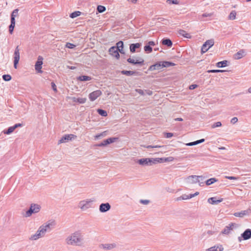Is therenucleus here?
<instances>
[{
    "instance_id": "20",
    "label": "nucleus",
    "mask_w": 251,
    "mask_h": 251,
    "mask_svg": "<svg viewBox=\"0 0 251 251\" xmlns=\"http://www.w3.org/2000/svg\"><path fill=\"white\" fill-rule=\"evenodd\" d=\"M224 248L221 245H217L206 250V251H223Z\"/></svg>"
},
{
    "instance_id": "38",
    "label": "nucleus",
    "mask_w": 251,
    "mask_h": 251,
    "mask_svg": "<svg viewBox=\"0 0 251 251\" xmlns=\"http://www.w3.org/2000/svg\"><path fill=\"white\" fill-rule=\"evenodd\" d=\"M81 14V12L79 11H75L74 12H73L70 15V17L72 18H75L78 16H79Z\"/></svg>"
},
{
    "instance_id": "25",
    "label": "nucleus",
    "mask_w": 251,
    "mask_h": 251,
    "mask_svg": "<svg viewBox=\"0 0 251 251\" xmlns=\"http://www.w3.org/2000/svg\"><path fill=\"white\" fill-rule=\"evenodd\" d=\"M117 48V50L121 52V53H124V52L123 51V48H124V43L123 41H119L117 43V47H116Z\"/></svg>"
},
{
    "instance_id": "46",
    "label": "nucleus",
    "mask_w": 251,
    "mask_h": 251,
    "mask_svg": "<svg viewBox=\"0 0 251 251\" xmlns=\"http://www.w3.org/2000/svg\"><path fill=\"white\" fill-rule=\"evenodd\" d=\"M204 140H205L204 139H201L197 140L196 141L192 142L193 145L194 146V145H196L199 144L203 143L204 141Z\"/></svg>"
},
{
    "instance_id": "52",
    "label": "nucleus",
    "mask_w": 251,
    "mask_h": 251,
    "mask_svg": "<svg viewBox=\"0 0 251 251\" xmlns=\"http://www.w3.org/2000/svg\"><path fill=\"white\" fill-rule=\"evenodd\" d=\"M67 99L68 100H71L73 102H77V99L75 97H68L67 98Z\"/></svg>"
},
{
    "instance_id": "11",
    "label": "nucleus",
    "mask_w": 251,
    "mask_h": 251,
    "mask_svg": "<svg viewBox=\"0 0 251 251\" xmlns=\"http://www.w3.org/2000/svg\"><path fill=\"white\" fill-rule=\"evenodd\" d=\"M20 50L18 46H17L14 53V67L15 69L17 68V65L19 63L20 60Z\"/></svg>"
},
{
    "instance_id": "42",
    "label": "nucleus",
    "mask_w": 251,
    "mask_h": 251,
    "mask_svg": "<svg viewBox=\"0 0 251 251\" xmlns=\"http://www.w3.org/2000/svg\"><path fill=\"white\" fill-rule=\"evenodd\" d=\"M226 70H210L207 71V72L209 73H220V72H226Z\"/></svg>"
},
{
    "instance_id": "44",
    "label": "nucleus",
    "mask_w": 251,
    "mask_h": 251,
    "mask_svg": "<svg viewBox=\"0 0 251 251\" xmlns=\"http://www.w3.org/2000/svg\"><path fill=\"white\" fill-rule=\"evenodd\" d=\"M221 126H222V123L220 122H217L213 124L212 125L211 127H212V128H214L216 127H220Z\"/></svg>"
},
{
    "instance_id": "59",
    "label": "nucleus",
    "mask_w": 251,
    "mask_h": 251,
    "mask_svg": "<svg viewBox=\"0 0 251 251\" xmlns=\"http://www.w3.org/2000/svg\"><path fill=\"white\" fill-rule=\"evenodd\" d=\"M173 136V133H166V137L169 138L172 137Z\"/></svg>"
},
{
    "instance_id": "43",
    "label": "nucleus",
    "mask_w": 251,
    "mask_h": 251,
    "mask_svg": "<svg viewBox=\"0 0 251 251\" xmlns=\"http://www.w3.org/2000/svg\"><path fill=\"white\" fill-rule=\"evenodd\" d=\"M2 78L4 80L8 81L11 79V76L9 75H2Z\"/></svg>"
},
{
    "instance_id": "29",
    "label": "nucleus",
    "mask_w": 251,
    "mask_h": 251,
    "mask_svg": "<svg viewBox=\"0 0 251 251\" xmlns=\"http://www.w3.org/2000/svg\"><path fill=\"white\" fill-rule=\"evenodd\" d=\"M178 34L179 35L183 36L186 38H191V36L190 34L187 33L185 30H179L178 31Z\"/></svg>"
},
{
    "instance_id": "31",
    "label": "nucleus",
    "mask_w": 251,
    "mask_h": 251,
    "mask_svg": "<svg viewBox=\"0 0 251 251\" xmlns=\"http://www.w3.org/2000/svg\"><path fill=\"white\" fill-rule=\"evenodd\" d=\"M161 62L162 63L163 68L169 67L170 66L175 65L174 63L171 62H169V61H161Z\"/></svg>"
},
{
    "instance_id": "18",
    "label": "nucleus",
    "mask_w": 251,
    "mask_h": 251,
    "mask_svg": "<svg viewBox=\"0 0 251 251\" xmlns=\"http://www.w3.org/2000/svg\"><path fill=\"white\" fill-rule=\"evenodd\" d=\"M163 68L162 62H158L156 64L151 65L149 68V70L151 71H154V70H159Z\"/></svg>"
},
{
    "instance_id": "33",
    "label": "nucleus",
    "mask_w": 251,
    "mask_h": 251,
    "mask_svg": "<svg viewBox=\"0 0 251 251\" xmlns=\"http://www.w3.org/2000/svg\"><path fill=\"white\" fill-rule=\"evenodd\" d=\"M217 179L215 178H211L206 181V184L207 185H210L213 183H214L215 182L217 181Z\"/></svg>"
},
{
    "instance_id": "55",
    "label": "nucleus",
    "mask_w": 251,
    "mask_h": 251,
    "mask_svg": "<svg viewBox=\"0 0 251 251\" xmlns=\"http://www.w3.org/2000/svg\"><path fill=\"white\" fill-rule=\"evenodd\" d=\"M235 226V224H231L229 225L228 226H227L226 228L229 229V230H230L233 229V227Z\"/></svg>"
},
{
    "instance_id": "10",
    "label": "nucleus",
    "mask_w": 251,
    "mask_h": 251,
    "mask_svg": "<svg viewBox=\"0 0 251 251\" xmlns=\"http://www.w3.org/2000/svg\"><path fill=\"white\" fill-rule=\"evenodd\" d=\"M43 58L41 56H39L38 57V60L35 65V69L36 71L39 73H42L41 69L42 68V65L43 64Z\"/></svg>"
},
{
    "instance_id": "62",
    "label": "nucleus",
    "mask_w": 251,
    "mask_h": 251,
    "mask_svg": "<svg viewBox=\"0 0 251 251\" xmlns=\"http://www.w3.org/2000/svg\"><path fill=\"white\" fill-rule=\"evenodd\" d=\"M21 126H22V125L21 124H16L13 126L15 128V129H16V128H17L18 127H20Z\"/></svg>"
},
{
    "instance_id": "40",
    "label": "nucleus",
    "mask_w": 251,
    "mask_h": 251,
    "mask_svg": "<svg viewBox=\"0 0 251 251\" xmlns=\"http://www.w3.org/2000/svg\"><path fill=\"white\" fill-rule=\"evenodd\" d=\"M106 10V8L104 6H102V5H99L97 7V10L99 11V12L100 13H102V12H103L104 11H105Z\"/></svg>"
},
{
    "instance_id": "28",
    "label": "nucleus",
    "mask_w": 251,
    "mask_h": 251,
    "mask_svg": "<svg viewBox=\"0 0 251 251\" xmlns=\"http://www.w3.org/2000/svg\"><path fill=\"white\" fill-rule=\"evenodd\" d=\"M91 77L86 75H80L77 77V80L81 81H89L91 80Z\"/></svg>"
},
{
    "instance_id": "15",
    "label": "nucleus",
    "mask_w": 251,
    "mask_h": 251,
    "mask_svg": "<svg viewBox=\"0 0 251 251\" xmlns=\"http://www.w3.org/2000/svg\"><path fill=\"white\" fill-rule=\"evenodd\" d=\"M127 62L129 63H131L133 64H140L142 65L144 63V60L140 57H138L136 58H129L127 60Z\"/></svg>"
},
{
    "instance_id": "5",
    "label": "nucleus",
    "mask_w": 251,
    "mask_h": 251,
    "mask_svg": "<svg viewBox=\"0 0 251 251\" xmlns=\"http://www.w3.org/2000/svg\"><path fill=\"white\" fill-rule=\"evenodd\" d=\"M94 200L91 199H86L81 201L79 202L78 206L82 210H86L92 207V204Z\"/></svg>"
},
{
    "instance_id": "60",
    "label": "nucleus",
    "mask_w": 251,
    "mask_h": 251,
    "mask_svg": "<svg viewBox=\"0 0 251 251\" xmlns=\"http://www.w3.org/2000/svg\"><path fill=\"white\" fill-rule=\"evenodd\" d=\"M199 194V192H196L195 193L193 194H190L189 195V198H190L191 199L198 195Z\"/></svg>"
},
{
    "instance_id": "19",
    "label": "nucleus",
    "mask_w": 251,
    "mask_h": 251,
    "mask_svg": "<svg viewBox=\"0 0 251 251\" xmlns=\"http://www.w3.org/2000/svg\"><path fill=\"white\" fill-rule=\"evenodd\" d=\"M109 52L111 55L115 57L118 59L120 57L119 51L117 50V48L116 47H112L109 49Z\"/></svg>"
},
{
    "instance_id": "32",
    "label": "nucleus",
    "mask_w": 251,
    "mask_h": 251,
    "mask_svg": "<svg viewBox=\"0 0 251 251\" xmlns=\"http://www.w3.org/2000/svg\"><path fill=\"white\" fill-rule=\"evenodd\" d=\"M15 128L13 126L9 127L7 130H4L3 131V132L5 134H10L11 133H12L14 130Z\"/></svg>"
},
{
    "instance_id": "58",
    "label": "nucleus",
    "mask_w": 251,
    "mask_h": 251,
    "mask_svg": "<svg viewBox=\"0 0 251 251\" xmlns=\"http://www.w3.org/2000/svg\"><path fill=\"white\" fill-rule=\"evenodd\" d=\"M226 178L228 179H233V180H237L238 179L237 177H236L235 176H226Z\"/></svg>"
},
{
    "instance_id": "34",
    "label": "nucleus",
    "mask_w": 251,
    "mask_h": 251,
    "mask_svg": "<svg viewBox=\"0 0 251 251\" xmlns=\"http://www.w3.org/2000/svg\"><path fill=\"white\" fill-rule=\"evenodd\" d=\"M18 9H16L13 11L11 15V20H12L13 19L15 20V17H16L18 15Z\"/></svg>"
},
{
    "instance_id": "22",
    "label": "nucleus",
    "mask_w": 251,
    "mask_h": 251,
    "mask_svg": "<svg viewBox=\"0 0 251 251\" xmlns=\"http://www.w3.org/2000/svg\"><path fill=\"white\" fill-rule=\"evenodd\" d=\"M222 201V199L220 200H216V198L215 197H212L208 199V202L211 204H218Z\"/></svg>"
},
{
    "instance_id": "8",
    "label": "nucleus",
    "mask_w": 251,
    "mask_h": 251,
    "mask_svg": "<svg viewBox=\"0 0 251 251\" xmlns=\"http://www.w3.org/2000/svg\"><path fill=\"white\" fill-rule=\"evenodd\" d=\"M76 138V136L73 134L65 135L59 141V144L66 143L69 141H72L74 139H75Z\"/></svg>"
},
{
    "instance_id": "47",
    "label": "nucleus",
    "mask_w": 251,
    "mask_h": 251,
    "mask_svg": "<svg viewBox=\"0 0 251 251\" xmlns=\"http://www.w3.org/2000/svg\"><path fill=\"white\" fill-rule=\"evenodd\" d=\"M75 47V45L73 44L70 43H67L66 44V47L69 49H73Z\"/></svg>"
},
{
    "instance_id": "48",
    "label": "nucleus",
    "mask_w": 251,
    "mask_h": 251,
    "mask_svg": "<svg viewBox=\"0 0 251 251\" xmlns=\"http://www.w3.org/2000/svg\"><path fill=\"white\" fill-rule=\"evenodd\" d=\"M211 13H204L201 15V18H200V20H203V18L206 17H210L212 16Z\"/></svg>"
},
{
    "instance_id": "36",
    "label": "nucleus",
    "mask_w": 251,
    "mask_h": 251,
    "mask_svg": "<svg viewBox=\"0 0 251 251\" xmlns=\"http://www.w3.org/2000/svg\"><path fill=\"white\" fill-rule=\"evenodd\" d=\"M122 74L125 75L127 76L132 75L133 74H135V72L133 71H122Z\"/></svg>"
},
{
    "instance_id": "26",
    "label": "nucleus",
    "mask_w": 251,
    "mask_h": 251,
    "mask_svg": "<svg viewBox=\"0 0 251 251\" xmlns=\"http://www.w3.org/2000/svg\"><path fill=\"white\" fill-rule=\"evenodd\" d=\"M228 62L227 60H224L218 62L216 63V66L218 68H223L228 65Z\"/></svg>"
},
{
    "instance_id": "4",
    "label": "nucleus",
    "mask_w": 251,
    "mask_h": 251,
    "mask_svg": "<svg viewBox=\"0 0 251 251\" xmlns=\"http://www.w3.org/2000/svg\"><path fill=\"white\" fill-rule=\"evenodd\" d=\"M155 158H142L137 160V162L142 166H152L156 164Z\"/></svg>"
},
{
    "instance_id": "53",
    "label": "nucleus",
    "mask_w": 251,
    "mask_h": 251,
    "mask_svg": "<svg viewBox=\"0 0 251 251\" xmlns=\"http://www.w3.org/2000/svg\"><path fill=\"white\" fill-rule=\"evenodd\" d=\"M191 198H189V195H186V194H184V195H183L181 196V199H182V200H188V199H190Z\"/></svg>"
},
{
    "instance_id": "50",
    "label": "nucleus",
    "mask_w": 251,
    "mask_h": 251,
    "mask_svg": "<svg viewBox=\"0 0 251 251\" xmlns=\"http://www.w3.org/2000/svg\"><path fill=\"white\" fill-rule=\"evenodd\" d=\"M140 202L144 205H147L149 203L150 201L148 200H141Z\"/></svg>"
},
{
    "instance_id": "49",
    "label": "nucleus",
    "mask_w": 251,
    "mask_h": 251,
    "mask_svg": "<svg viewBox=\"0 0 251 251\" xmlns=\"http://www.w3.org/2000/svg\"><path fill=\"white\" fill-rule=\"evenodd\" d=\"M144 50L147 52H151L152 51V48L150 46H145L144 47Z\"/></svg>"
},
{
    "instance_id": "37",
    "label": "nucleus",
    "mask_w": 251,
    "mask_h": 251,
    "mask_svg": "<svg viewBox=\"0 0 251 251\" xmlns=\"http://www.w3.org/2000/svg\"><path fill=\"white\" fill-rule=\"evenodd\" d=\"M236 16V12L235 11H232L229 16L228 18L230 20H234L235 19Z\"/></svg>"
},
{
    "instance_id": "23",
    "label": "nucleus",
    "mask_w": 251,
    "mask_h": 251,
    "mask_svg": "<svg viewBox=\"0 0 251 251\" xmlns=\"http://www.w3.org/2000/svg\"><path fill=\"white\" fill-rule=\"evenodd\" d=\"M245 55V51L243 50H240L236 53L234 54V58L236 59H239L244 56Z\"/></svg>"
},
{
    "instance_id": "54",
    "label": "nucleus",
    "mask_w": 251,
    "mask_h": 251,
    "mask_svg": "<svg viewBox=\"0 0 251 251\" xmlns=\"http://www.w3.org/2000/svg\"><path fill=\"white\" fill-rule=\"evenodd\" d=\"M51 87H52V89L53 90V91H55V92H56L57 91V88H56V86L55 84L53 82H52L51 83Z\"/></svg>"
},
{
    "instance_id": "9",
    "label": "nucleus",
    "mask_w": 251,
    "mask_h": 251,
    "mask_svg": "<svg viewBox=\"0 0 251 251\" xmlns=\"http://www.w3.org/2000/svg\"><path fill=\"white\" fill-rule=\"evenodd\" d=\"M251 238V229H246L242 234L241 236L238 237V239L241 242L243 239L245 240H248Z\"/></svg>"
},
{
    "instance_id": "24",
    "label": "nucleus",
    "mask_w": 251,
    "mask_h": 251,
    "mask_svg": "<svg viewBox=\"0 0 251 251\" xmlns=\"http://www.w3.org/2000/svg\"><path fill=\"white\" fill-rule=\"evenodd\" d=\"M140 46V43L132 44L130 45V51L131 52H134L136 51V49L139 48Z\"/></svg>"
},
{
    "instance_id": "51",
    "label": "nucleus",
    "mask_w": 251,
    "mask_h": 251,
    "mask_svg": "<svg viewBox=\"0 0 251 251\" xmlns=\"http://www.w3.org/2000/svg\"><path fill=\"white\" fill-rule=\"evenodd\" d=\"M238 122V118L237 117H233L230 120V123L231 124H235Z\"/></svg>"
},
{
    "instance_id": "13",
    "label": "nucleus",
    "mask_w": 251,
    "mask_h": 251,
    "mask_svg": "<svg viewBox=\"0 0 251 251\" xmlns=\"http://www.w3.org/2000/svg\"><path fill=\"white\" fill-rule=\"evenodd\" d=\"M117 139V138H110L108 139H107L105 140H104L101 143L98 144L96 145V146L98 147H102V146H105L110 143H112L116 141Z\"/></svg>"
},
{
    "instance_id": "7",
    "label": "nucleus",
    "mask_w": 251,
    "mask_h": 251,
    "mask_svg": "<svg viewBox=\"0 0 251 251\" xmlns=\"http://www.w3.org/2000/svg\"><path fill=\"white\" fill-rule=\"evenodd\" d=\"M214 44V41L211 39L207 40L202 46L201 49V53L206 52Z\"/></svg>"
},
{
    "instance_id": "21",
    "label": "nucleus",
    "mask_w": 251,
    "mask_h": 251,
    "mask_svg": "<svg viewBox=\"0 0 251 251\" xmlns=\"http://www.w3.org/2000/svg\"><path fill=\"white\" fill-rule=\"evenodd\" d=\"M250 213V209H248V210H246L242 211L239 212H235V213H234V215L235 217H243L245 215H247L249 214Z\"/></svg>"
},
{
    "instance_id": "56",
    "label": "nucleus",
    "mask_w": 251,
    "mask_h": 251,
    "mask_svg": "<svg viewBox=\"0 0 251 251\" xmlns=\"http://www.w3.org/2000/svg\"><path fill=\"white\" fill-rule=\"evenodd\" d=\"M136 91L141 95H144L145 94L144 91L141 89H136Z\"/></svg>"
},
{
    "instance_id": "41",
    "label": "nucleus",
    "mask_w": 251,
    "mask_h": 251,
    "mask_svg": "<svg viewBox=\"0 0 251 251\" xmlns=\"http://www.w3.org/2000/svg\"><path fill=\"white\" fill-rule=\"evenodd\" d=\"M98 112L100 115L102 116H107V112L106 111H105L104 110L99 109L98 110Z\"/></svg>"
},
{
    "instance_id": "61",
    "label": "nucleus",
    "mask_w": 251,
    "mask_h": 251,
    "mask_svg": "<svg viewBox=\"0 0 251 251\" xmlns=\"http://www.w3.org/2000/svg\"><path fill=\"white\" fill-rule=\"evenodd\" d=\"M197 87V85L193 84V85H191L190 86L189 89L191 90H193V89H194L195 88H196Z\"/></svg>"
},
{
    "instance_id": "3",
    "label": "nucleus",
    "mask_w": 251,
    "mask_h": 251,
    "mask_svg": "<svg viewBox=\"0 0 251 251\" xmlns=\"http://www.w3.org/2000/svg\"><path fill=\"white\" fill-rule=\"evenodd\" d=\"M41 206L38 204H31L29 209L25 213V217H29L33 213L39 212L41 209Z\"/></svg>"
},
{
    "instance_id": "2",
    "label": "nucleus",
    "mask_w": 251,
    "mask_h": 251,
    "mask_svg": "<svg viewBox=\"0 0 251 251\" xmlns=\"http://www.w3.org/2000/svg\"><path fill=\"white\" fill-rule=\"evenodd\" d=\"M65 242L68 245L81 246L83 242V235L80 231H75L66 237Z\"/></svg>"
},
{
    "instance_id": "12",
    "label": "nucleus",
    "mask_w": 251,
    "mask_h": 251,
    "mask_svg": "<svg viewBox=\"0 0 251 251\" xmlns=\"http://www.w3.org/2000/svg\"><path fill=\"white\" fill-rule=\"evenodd\" d=\"M116 244L115 243L101 244L99 246L100 249L104 250H111L116 248Z\"/></svg>"
},
{
    "instance_id": "35",
    "label": "nucleus",
    "mask_w": 251,
    "mask_h": 251,
    "mask_svg": "<svg viewBox=\"0 0 251 251\" xmlns=\"http://www.w3.org/2000/svg\"><path fill=\"white\" fill-rule=\"evenodd\" d=\"M142 147H143L144 148H146L148 149H156V148H160L162 147H163V146H159V145H154V146H145V145H142Z\"/></svg>"
},
{
    "instance_id": "64",
    "label": "nucleus",
    "mask_w": 251,
    "mask_h": 251,
    "mask_svg": "<svg viewBox=\"0 0 251 251\" xmlns=\"http://www.w3.org/2000/svg\"><path fill=\"white\" fill-rule=\"evenodd\" d=\"M101 137V135L100 134H98V135H96L95 136V139H100Z\"/></svg>"
},
{
    "instance_id": "6",
    "label": "nucleus",
    "mask_w": 251,
    "mask_h": 251,
    "mask_svg": "<svg viewBox=\"0 0 251 251\" xmlns=\"http://www.w3.org/2000/svg\"><path fill=\"white\" fill-rule=\"evenodd\" d=\"M187 181L190 183H199V185L201 186L203 185L204 183L201 182L203 180L202 176H190L187 177Z\"/></svg>"
},
{
    "instance_id": "14",
    "label": "nucleus",
    "mask_w": 251,
    "mask_h": 251,
    "mask_svg": "<svg viewBox=\"0 0 251 251\" xmlns=\"http://www.w3.org/2000/svg\"><path fill=\"white\" fill-rule=\"evenodd\" d=\"M101 95V92L100 90H96L91 93L89 95V98L91 101H94Z\"/></svg>"
},
{
    "instance_id": "1",
    "label": "nucleus",
    "mask_w": 251,
    "mask_h": 251,
    "mask_svg": "<svg viewBox=\"0 0 251 251\" xmlns=\"http://www.w3.org/2000/svg\"><path fill=\"white\" fill-rule=\"evenodd\" d=\"M56 225L55 221L53 220H49L42 225L34 234L32 235L29 239L36 240L44 237L46 232L50 231Z\"/></svg>"
},
{
    "instance_id": "57",
    "label": "nucleus",
    "mask_w": 251,
    "mask_h": 251,
    "mask_svg": "<svg viewBox=\"0 0 251 251\" xmlns=\"http://www.w3.org/2000/svg\"><path fill=\"white\" fill-rule=\"evenodd\" d=\"M229 229L228 228H227L226 227V228L224 229V230L222 231V233L223 234H228L229 232Z\"/></svg>"
},
{
    "instance_id": "16",
    "label": "nucleus",
    "mask_w": 251,
    "mask_h": 251,
    "mask_svg": "<svg viewBox=\"0 0 251 251\" xmlns=\"http://www.w3.org/2000/svg\"><path fill=\"white\" fill-rule=\"evenodd\" d=\"M111 206L109 203H101L100 205L99 210L102 213L106 212L110 210Z\"/></svg>"
},
{
    "instance_id": "45",
    "label": "nucleus",
    "mask_w": 251,
    "mask_h": 251,
    "mask_svg": "<svg viewBox=\"0 0 251 251\" xmlns=\"http://www.w3.org/2000/svg\"><path fill=\"white\" fill-rule=\"evenodd\" d=\"M86 101V98H78L77 99V102L79 103H84Z\"/></svg>"
},
{
    "instance_id": "63",
    "label": "nucleus",
    "mask_w": 251,
    "mask_h": 251,
    "mask_svg": "<svg viewBox=\"0 0 251 251\" xmlns=\"http://www.w3.org/2000/svg\"><path fill=\"white\" fill-rule=\"evenodd\" d=\"M154 45H155V43L153 41H150L149 42V46H154Z\"/></svg>"
},
{
    "instance_id": "39",
    "label": "nucleus",
    "mask_w": 251,
    "mask_h": 251,
    "mask_svg": "<svg viewBox=\"0 0 251 251\" xmlns=\"http://www.w3.org/2000/svg\"><path fill=\"white\" fill-rule=\"evenodd\" d=\"M167 2L170 4H179V0H167Z\"/></svg>"
},
{
    "instance_id": "17",
    "label": "nucleus",
    "mask_w": 251,
    "mask_h": 251,
    "mask_svg": "<svg viewBox=\"0 0 251 251\" xmlns=\"http://www.w3.org/2000/svg\"><path fill=\"white\" fill-rule=\"evenodd\" d=\"M174 160V158L172 156L168 157H162V158H155L156 164L158 163H163L166 162H172Z\"/></svg>"
},
{
    "instance_id": "27",
    "label": "nucleus",
    "mask_w": 251,
    "mask_h": 251,
    "mask_svg": "<svg viewBox=\"0 0 251 251\" xmlns=\"http://www.w3.org/2000/svg\"><path fill=\"white\" fill-rule=\"evenodd\" d=\"M162 43L168 47H171L173 45L172 41L169 39H163Z\"/></svg>"
},
{
    "instance_id": "30",
    "label": "nucleus",
    "mask_w": 251,
    "mask_h": 251,
    "mask_svg": "<svg viewBox=\"0 0 251 251\" xmlns=\"http://www.w3.org/2000/svg\"><path fill=\"white\" fill-rule=\"evenodd\" d=\"M15 25V20L13 19L11 20V24L9 26V31L10 34H12Z\"/></svg>"
}]
</instances>
